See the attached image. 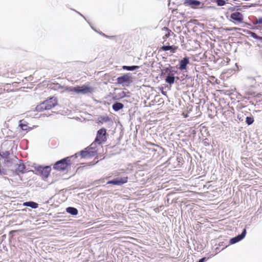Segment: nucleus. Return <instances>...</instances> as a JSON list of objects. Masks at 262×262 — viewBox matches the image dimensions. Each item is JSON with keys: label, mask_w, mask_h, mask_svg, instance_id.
<instances>
[{"label": "nucleus", "mask_w": 262, "mask_h": 262, "mask_svg": "<svg viewBox=\"0 0 262 262\" xmlns=\"http://www.w3.org/2000/svg\"><path fill=\"white\" fill-rule=\"evenodd\" d=\"M57 104V101L56 98L52 97L47 99L43 102L40 103L36 107V110L38 112H41L44 110H51Z\"/></svg>", "instance_id": "f257e3e1"}, {"label": "nucleus", "mask_w": 262, "mask_h": 262, "mask_svg": "<svg viewBox=\"0 0 262 262\" xmlns=\"http://www.w3.org/2000/svg\"><path fill=\"white\" fill-rule=\"evenodd\" d=\"M70 92H74L78 94H86L91 93L93 91L92 87L83 85L81 86L71 87L68 89Z\"/></svg>", "instance_id": "f03ea898"}, {"label": "nucleus", "mask_w": 262, "mask_h": 262, "mask_svg": "<svg viewBox=\"0 0 262 262\" xmlns=\"http://www.w3.org/2000/svg\"><path fill=\"white\" fill-rule=\"evenodd\" d=\"M74 156L64 158L60 161H57L53 166L54 169L57 170H64L68 165L71 164L70 159Z\"/></svg>", "instance_id": "7ed1b4c3"}, {"label": "nucleus", "mask_w": 262, "mask_h": 262, "mask_svg": "<svg viewBox=\"0 0 262 262\" xmlns=\"http://www.w3.org/2000/svg\"><path fill=\"white\" fill-rule=\"evenodd\" d=\"M35 170L41 176L43 179H45L48 178L50 173L51 168L49 166L44 167L42 166H38L35 167Z\"/></svg>", "instance_id": "20e7f679"}, {"label": "nucleus", "mask_w": 262, "mask_h": 262, "mask_svg": "<svg viewBox=\"0 0 262 262\" xmlns=\"http://www.w3.org/2000/svg\"><path fill=\"white\" fill-rule=\"evenodd\" d=\"M106 134V129L104 128H101L98 130L97 137L95 141L98 142L99 144L101 142H104L106 140L105 135Z\"/></svg>", "instance_id": "39448f33"}, {"label": "nucleus", "mask_w": 262, "mask_h": 262, "mask_svg": "<svg viewBox=\"0 0 262 262\" xmlns=\"http://www.w3.org/2000/svg\"><path fill=\"white\" fill-rule=\"evenodd\" d=\"M128 181L127 177H124L121 178H117L107 182V184H113L116 185H121L126 183Z\"/></svg>", "instance_id": "423d86ee"}, {"label": "nucleus", "mask_w": 262, "mask_h": 262, "mask_svg": "<svg viewBox=\"0 0 262 262\" xmlns=\"http://www.w3.org/2000/svg\"><path fill=\"white\" fill-rule=\"evenodd\" d=\"M246 233V229H244L241 234H239L237 236L231 238L230 239V243L231 244H234L241 241L245 237Z\"/></svg>", "instance_id": "0eeeda50"}, {"label": "nucleus", "mask_w": 262, "mask_h": 262, "mask_svg": "<svg viewBox=\"0 0 262 262\" xmlns=\"http://www.w3.org/2000/svg\"><path fill=\"white\" fill-rule=\"evenodd\" d=\"M185 6H190L192 8L195 9L199 7L201 2L197 0H185Z\"/></svg>", "instance_id": "6e6552de"}, {"label": "nucleus", "mask_w": 262, "mask_h": 262, "mask_svg": "<svg viewBox=\"0 0 262 262\" xmlns=\"http://www.w3.org/2000/svg\"><path fill=\"white\" fill-rule=\"evenodd\" d=\"M230 18L238 23H241L243 20V16L242 14L239 12L232 13L230 15Z\"/></svg>", "instance_id": "1a4fd4ad"}, {"label": "nucleus", "mask_w": 262, "mask_h": 262, "mask_svg": "<svg viewBox=\"0 0 262 262\" xmlns=\"http://www.w3.org/2000/svg\"><path fill=\"white\" fill-rule=\"evenodd\" d=\"M117 82L119 84H125L130 82V77L127 75H124L117 78Z\"/></svg>", "instance_id": "9d476101"}, {"label": "nucleus", "mask_w": 262, "mask_h": 262, "mask_svg": "<svg viewBox=\"0 0 262 262\" xmlns=\"http://www.w3.org/2000/svg\"><path fill=\"white\" fill-rule=\"evenodd\" d=\"M189 60L187 57H184L182 60L180 61L179 69L181 70H185L186 69L187 65L189 63Z\"/></svg>", "instance_id": "9b49d317"}, {"label": "nucleus", "mask_w": 262, "mask_h": 262, "mask_svg": "<svg viewBox=\"0 0 262 262\" xmlns=\"http://www.w3.org/2000/svg\"><path fill=\"white\" fill-rule=\"evenodd\" d=\"M94 145V143H92L90 147H88L87 148H86L85 149V150H81L80 152V155L81 157V158H89V153H88V149L90 150V149H93L94 147H93V146Z\"/></svg>", "instance_id": "f8f14e48"}, {"label": "nucleus", "mask_w": 262, "mask_h": 262, "mask_svg": "<svg viewBox=\"0 0 262 262\" xmlns=\"http://www.w3.org/2000/svg\"><path fill=\"white\" fill-rule=\"evenodd\" d=\"M15 170L16 172H24V170L25 169V166L23 163L16 164L14 166Z\"/></svg>", "instance_id": "ddd939ff"}, {"label": "nucleus", "mask_w": 262, "mask_h": 262, "mask_svg": "<svg viewBox=\"0 0 262 262\" xmlns=\"http://www.w3.org/2000/svg\"><path fill=\"white\" fill-rule=\"evenodd\" d=\"M23 205L25 206L30 207L33 209L37 208L38 206V204L34 202L29 201L24 203Z\"/></svg>", "instance_id": "4468645a"}, {"label": "nucleus", "mask_w": 262, "mask_h": 262, "mask_svg": "<svg viewBox=\"0 0 262 262\" xmlns=\"http://www.w3.org/2000/svg\"><path fill=\"white\" fill-rule=\"evenodd\" d=\"M124 107V105L122 103L118 102H116L114 103L112 106L113 109L115 111H118L120 110L121 109L123 108Z\"/></svg>", "instance_id": "2eb2a0df"}, {"label": "nucleus", "mask_w": 262, "mask_h": 262, "mask_svg": "<svg viewBox=\"0 0 262 262\" xmlns=\"http://www.w3.org/2000/svg\"><path fill=\"white\" fill-rule=\"evenodd\" d=\"M175 77L174 76V74H169V75H167L165 78V81L170 84H173L174 82Z\"/></svg>", "instance_id": "dca6fc26"}, {"label": "nucleus", "mask_w": 262, "mask_h": 262, "mask_svg": "<svg viewBox=\"0 0 262 262\" xmlns=\"http://www.w3.org/2000/svg\"><path fill=\"white\" fill-rule=\"evenodd\" d=\"M67 212L72 215H77L78 214V210L74 207H69L66 209Z\"/></svg>", "instance_id": "f3484780"}, {"label": "nucleus", "mask_w": 262, "mask_h": 262, "mask_svg": "<svg viewBox=\"0 0 262 262\" xmlns=\"http://www.w3.org/2000/svg\"><path fill=\"white\" fill-rule=\"evenodd\" d=\"M123 69L126 70L127 71H134L137 70L139 68V66H124L122 67Z\"/></svg>", "instance_id": "a211bd4d"}, {"label": "nucleus", "mask_w": 262, "mask_h": 262, "mask_svg": "<svg viewBox=\"0 0 262 262\" xmlns=\"http://www.w3.org/2000/svg\"><path fill=\"white\" fill-rule=\"evenodd\" d=\"M10 152L7 150L0 151V156L3 158L7 159L10 156Z\"/></svg>", "instance_id": "6ab92c4d"}, {"label": "nucleus", "mask_w": 262, "mask_h": 262, "mask_svg": "<svg viewBox=\"0 0 262 262\" xmlns=\"http://www.w3.org/2000/svg\"><path fill=\"white\" fill-rule=\"evenodd\" d=\"M248 34L251 37L255 39H258L260 41V42L262 43V37H260L258 36L255 33L251 31H250Z\"/></svg>", "instance_id": "aec40b11"}, {"label": "nucleus", "mask_w": 262, "mask_h": 262, "mask_svg": "<svg viewBox=\"0 0 262 262\" xmlns=\"http://www.w3.org/2000/svg\"><path fill=\"white\" fill-rule=\"evenodd\" d=\"M173 67L171 66H169L168 67L165 68L164 69L165 73L167 74V75H169V74H174L173 72H174L172 70Z\"/></svg>", "instance_id": "412c9836"}, {"label": "nucleus", "mask_w": 262, "mask_h": 262, "mask_svg": "<svg viewBox=\"0 0 262 262\" xmlns=\"http://www.w3.org/2000/svg\"><path fill=\"white\" fill-rule=\"evenodd\" d=\"M110 120L109 118L107 116L101 117L99 118V122L103 124V123L107 122Z\"/></svg>", "instance_id": "4be33fe9"}, {"label": "nucleus", "mask_w": 262, "mask_h": 262, "mask_svg": "<svg viewBox=\"0 0 262 262\" xmlns=\"http://www.w3.org/2000/svg\"><path fill=\"white\" fill-rule=\"evenodd\" d=\"M23 120H20L19 121V126L20 127L22 130H28V126L26 124L23 123Z\"/></svg>", "instance_id": "5701e85b"}, {"label": "nucleus", "mask_w": 262, "mask_h": 262, "mask_svg": "<svg viewBox=\"0 0 262 262\" xmlns=\"http://www.w3.org/2000/svg\"><path fill=\"white\" fill-rule=\"evenodd\" d=\"M254 122V118L253 117H247L246 118V122L248 125L252 124Z\"/></svg>", "instance_id": "b1692460"}, {"label": "nucleus", "mask_w": 262, "mask_h": 262, "mask_svg": "<svg viewBox=\"0 0 262 262\" xmlns=\"http://www.w3.org/2000/svg\"><path fill=\"white\" fill-rule=\"evenodd\" d=\"M89 157H94L97 153V150L95 149H88Z\"/></svg>", "instance_id": "393cba45"}, {"label": "nucleus", "mask_w": 262, "mask_h": 262, "mask_svg": "<svg viewBox=\"0 0 262 262\" xmlns=\"http://www.w3.org/2000/svg\"><path fill=\"white\" fill-rule=\"evenodd\" d=\"M216 3L219 6H224L226 3L225 0H216Z\"/></svg>", "instance_id": "a878e982"}, {"label": "nucleus", "mask_w": 262, "mask_h": 262, "mask_svg": "<svg viewBox=\"0 0 262 262\" xmlns=\"http://www.w3.org/2000/svg\"><path fill=\"white\" fill-rule=\"evenodd\" d=\"M254 24H262V17L256 18L254 22Z\"/></svg>", "instance_id": "bb28decb"}, {"label": "nucleus", "mask_w": 262, "mask_h": 262, "mask_svg": "<svg viewBox=\"0 0 262 262\" xmlns=\"http://www.w3.org/2000/svg\"><path fill=\"white\" fill-rule=\"evenodd\" d=\"M170 48H171V46H163L161 47V49L163 50V51H168L169 50H170Z\"/></svg>", "instance_id": "cd10ccee"}, {"label": "nucleus", "mask_w": 262, "mask_h": 262, "mask_svg": "<svg viewBox=\"0 0 262 262\" xmlns=\"http://www.w3.org/2000/svg\"><path fill=\"white\" fill-rule=\"evenodd\" d=\"M177 47L173 46H171L170 51L172 53H174L177 50Z\"/></svg>", "instance_id": "c85d7f7f"}, {"label": "nucleus", "mask_w": 262, "mask_h": 262, "mask_svg": "<svg viewBox=\"0 0 262 262\" xmlns=\"http://www.w3.org/2000/svg\"><path fill=\"white\" fill-rule=\"evenodd\" d=\"M206 260V257H203L201 258L197 262H205Z\"/></svg>", "instance_id": "c756f323"}, {"label": "nucleus", "mask_w": 262, "mask_h": 262, "mask_svg": "<svg viewBox=\"0 0 262 262\" xmlns=\"http://www.w3.org/2000/svg\"><path fill=\"white\" fill-rule=\"evenodd\" d=\"M104 37H106V38H113L114 37V36H108L107 35H105Z\"/></svg>", "instance_id": "7c9ffc66"}, {"label": "nucleus", "mask_w": 262, "mask_h": 262, "mask_svg": "<svg viewBox=\"0 0 262 262\" xmlns=\"http://www.w3.org/2000/svg\"><path fill=\"white\" fill-rule=\"evenodd\" d=\"M99 33H100V35H102V36H105V34H104V33H102V32H100Z\"/></svg>", "instance_id": "2f4dec72"}, {"label": "nucleus", "mask_w": 262, "mask_h": 262, "mask_svg": "<svg viewBox=\"0 0 262 262\" xmlns=\"http://www.w3.org/2000/svg\"><path fill=\"white\" fill-rule=\"evenodd\" d=\"M79 155L78 153H77V154H75V155H74V156H75L76 157H77L78 155Z\"/></svg>", "instance_id": "473e14b6"}, {"label": "nucleus", "mask_w": 262, "mask_h": 262, "mask_svg": "<svg viewBox=\"0 0 262 262\" xmlns=\"http://www.w3.org/2000/svg\"><path fill=\"white\" fill-rule=\"evenodd\" d=\"M2 173V171H1V170L0 169V174Z\"/></svg>", "instance_id": "72a5a7b5"}, {"label": "nucleus", "mask_w": 262, "mask_h": 262, "mask_svg": "<svg viewBox=\"0 0 262 262\" xmlns=\"http://www.w3.org/2000/svg\"><path fill=\"white\" fill-rule=\"evenodd\" d=\"M15 232V231H11V232Z\"/></svg>", "instance_id": "f704fd0d"}]
</instances>
